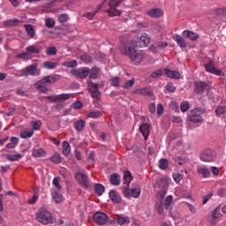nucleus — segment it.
Returning <instances> with one entry per match:
<instances>
[{
  "instance_id": "59",
  "label": "nucleus",
  "mask_w": 226,
  "mask_h": 226,
  "mask_svg": "<svg viewBox=\"0 0 226 226\" xmlns=\"http://www.w3.org/2000/svg\"><path fill=\"white\" fill-rule=\"evenodd\" d=\"M65 66H67V68H75V66H77V61L73 60L66 62Z\"/></svg>"
},
{
  "instance_id": "47",
  "label": "nucleus",
  "mask_w": 226,
  "mask_h": 226,
  "mask_svg": "<svg viewBox=\"0 0 226 226\" xmlns=\"http://www.w3.org/2000/svg\"><path fill=\"white\" fill-rule=\"evenodd\" d=\"M50 162H52L53 163H61V155L59 154H55L53 156H51Z\"/></svg>"
},
{
  "instance_id": "45",
  "label": "nucleus",
  "mask_w": 226,
  "mask_h": 226,
  "mask_svg": "<svg viewBox=\"0 0 226 226\" xmlns=\"http://www.w3.org/2000/svg\"><path fill=\"white\" fill-rule=\"evenodd\" d=\"M45 26L49 29H52L56 26V21L53 19L48 18L45 21Z\"/></svg>"
},
{
  "instance_id": "24",
  "label": "nucleus",
  "mask_w": 226,
  "mask_h": 226,
  "mask_svg": "<svg viewBox=\"0 0 226 226\" xmlns=\"http://www.w3.org/2000/svg\"><path fill=\"white\" fill-rule=\"evenodd\" d=\"M164 73L165 75H167V77H169V79H180L181 77V74L177 71H171L169 69H165Z\"/></svg>"
},
{
  "instance_id": "9",
  "label": "nucleus",
  "mask_w": 226,
  "mask_h": 226,
  "mask_svg": "<svg viewBox=\"0 0 226 226\" xmlns=\"http://www.w3.org/2000/svg\"><path fill=\"white\" fill-rule=\"evenodd\" d=\"M200 158L201 162H215V160H216V154L213 149L206 148L200 153Z\"/></svg>"
},
{
  "instance_id": "13",
  "label": "nucleus",
  "mask_w": 226,
  "mask_h": 226,
  "mask_svg": "<svg viewBox=\"0 0 226 226\" xmlns=\"http://www.w3.org/2000/svg\"><path fill=\"white\" fill-rule=\"evenodd\" d=\"M205 70L206 72H209V73H214V75H222V71L215 67L213 61H209L205 64Z\"/></svg>"
},
{
  "instance_id": "31",
  "label": "nucleus",
  "mask_w": 226,
  "mask_h": 226,
  "mask_svg": "<svg viewBox=\"0 0 226 226\" xmlns=\"http://www.w3.org/2000/svg\"><path fill=\"white\" fill-rule=\"evenodd\" d=\"M155 209L158 215H165V205L162 201H158L155 204Z\"/></svg>"
},
{
  "instance_id": "53",
  "label": "nucleus",
  "mask_w": 226,
  "mask_h": 226,
  "mask_svg": "<svg viewBox=\"0 0 226 226\" xmlns=\"http://www.w3.org/2000/svg\"><path fill=\"white\" fill-rule=\"evenodd\" d=\"M96 13H98V10L90 11V12H87V13H85L84 17H86L89 20H93V19L94 18V15H96Z\"/></svg>"
},
{
  "instance_id": "3",
  "label": "nucleus",
  "mask_w": 226,
  "mask_h": 226,
  "mask_svg": "<svg viewBox=\"0 0 226 226\" xmlns=\"http://www.w3.org/2000/svg\"><path fill=\"white\" fill-rule=\"evenodd\" d=\"M35 218L39 223H42V225H49V223H54V218L52 217V214L47 210L45 207H41L35 214Z\"/></svg>"
},
{
  "instance_id": "23",
  "label": "nucleus",
  "mask_w": 226,
  "mask_h": 226,
  "mask_svg": "<svg viewBox=\"0 0 226 226\" xmlns=\"http://www.w3.org/2000/svg\"><path fill=\"white\" fill-rule=\"evenodd\" d=\"M19 24H22V21L19 19H12L4 21V26L7 27H15V26H19Z\"/></svg>"
},
{
  "instance_id": "63",
  "label": "nucleus",
  "mask_w": 226,
  "mask_h": 226,
  "mask_svg": "<svg viewBox=\"0 0 226 226\" xmlns=\"http://www.w3.org/2000/svg\"><path fill=\"white\" fill-rule=\"evenodd\" d=\"M157 114L158 116H162V114H163V105L162 103L157 105Z\"/></svg>"
},
{
  "instance_id": "8",
  "label": "nucleus",
  "mask_w": 226,
  "mask_h": 226,
  "mask_svg": "<svg viewBox=\"0 0 226 226\" xmlns=\"http://www.w3.org/2000/svg\"><path fill=\"white\" fill-rule=\"evenodd\" d=\"M132 42H134V47H139V49H142L144 47H147V45L151 43V37L147 34H143L136 41H128V43Z\"/></svg>"
},
{
  "instance_id": "7",
  "label": "nucleus",
  "mask_w": 226,
  "mask_h": 226,
  "mask_svg": "<svg viewBox=\"0 0 226 226\" xmlns=\"http://www.w3.org/2000/svg\"><path fill=\"white\" fill-rule=\"evenodd\" d=\"M40 69H38V65L35 64L26 66L25 69H22L20 71V77H29L31 75L32 77H38L40 76Z\"/></svg>"
},
{
  "instance_id": "27",
  "label": "nucleus",
  "mask_w": 226,
  "mask_h": 226,
  "mask_svg": "<svg viewBox=\"0 0 226 226\" xmlns=\"http://www.w3.org/2000/svg\"><path fill=\"white\" fill-rule=\"evenodd\" d=\"M74 128L76 132H82V130L86 128V122L84 120H78L74 122Z\"/></svg>"
},
{
  "instance_id": "6",
  "label": "nucleus",
  "mask_w": 226,
  "mask_h": 226,
  "mask_svg": "<svg viewBox=\"0 0 226 226\" xmlns=\"http://www.w3.org/2000/svg\"><path fill=\"white\" fill-rule=\"evenodd\" d=\"M205 112L206 110L202 108L193 109L188 116V121H191V123H203L202 114H205Z\"/></svg>"
},
{
  "instance_id": "14",
  "label": "nucleus",
  "mask_w": 226,
  "mask_h": 226,
  "mask_svg": "<svg viewBox=\"0 0 226 226\" xmlns=\"http://www.w3.org/2000/svg\"><path fill=\"white\" fill-rule=\"evenodd\" d=\"M132 94H141V96H153V91L149 87H139L132 92Z\"/></svg>"
},
{
  "instance_id": "28",
  "label": "nucleus",
  "mask_w": 226,
  "mask_h": 226,
  "mask_svg": "<svg viewBox=\"0 0 226 226\" xmlns=\"http://www.w3.org/2000/svg\"><path fill=\"white\" fill-rule=\"evenodd\" d=\"M26 50L28 54H40L41 50L39 46L31 45L26 48Z\"/></svg>"
},
{
  "instance_id": "12",
  "label": "nucleus",
  "mask_w": 226,
  "mask_h": 226,
  "mask_svg": "<svg viewBox=\"0 0 226 226\" xmlns=\"http://www.w3.org/2000/svg\"><path fill=\"white\" fill-rule=\"evenodd\" d=\"M194 91L197 94H202L204 91H207L209 89V84L206 81H197L194 83Z\"/></svg>"
},
{
  "instance_id": "33",
  "label": "nucleus",
  "mask_w": 226,
  "mask_h": 226,
  "mask_svg": "<svg viewBox=\"0 0 226 226\" xmlns=\"http://www.w3.org/2000/svg\"><path fill=\"white\" fill-rule=\"evenodd\" d=\"M62 151H63V154L65 156H68V154H70V152L72 151V148L70 147V143H68V141H64L63 142Z\"/></svg>"
},
{
  "instance_id": "5",
  "label": "nucleus",
  "mask_w": 226,
  "mask_h": 226,
  "mask_svg": "<svg viewBox=\"0 0 226 226\" xmlns=\"http://www.w3.org/2000/svg\"><path fill=\"white\" fill-rule=\"evenodd\" d=\"M121 3H123V0H110L109 2V9L106 10L109 17H119L121 15V11L117 9Z\"/></svg>"
},
{
  "instance_id": "55",
  "label": "nucleus",
  "mask_w": 226,
  "mask_h": 226,
  "mask_svg": "<svg viewBox=\"0 0 226 226\" xmlns=\"http://www.w3.org/2000/svg\"><path fill=\"white\" fill-rule=\"evenodd\" d=\"M111 86H114V87H117L119 86V77H115L110 79Z\"/></svg>"
},
{
  "instance_id": "10",
  "label": "nucleus",
  "mask_w": 226,
  "mask_h": 226,
  "mask_svg": "<svg viewBox=\"0 0 226 226\" xmlns=\"http://www.w3.org/2000/svg\"><path fill=\"white\" fill-rule=\"evenodd\" d=\"M93 220L97 225H105L109 222V215L103 212H96L93 215Z\"/></svg>"
},
{
  "instance_id": "60",
  "label": "nucleus",
  "mask_w": 226,
  "mask_h": 226,
  "mask_svg": "<svg viewBox=\"0 0 226 226\" xmlns=\"http://www.w3.org/2000/svg\"><path fill=\"white\" fill-rule=\"evenodd\" d=\"M60 178L59 177H55L53 179V185L57 188V190H61V185L59 184Z\"/></svg>"
},
{
  "instance_id": "19",
  "label": "nucleus",
  "mask_w": 226,
  "mask_h": 226,
  "mask_svg": "<svg viewBox=\"0 0 226 226\" xmlns=\"http://www.w3.org/2000/svg\"><path fill=\"white\" fill-rule=\"evenodd\" d=\"M172 38L174 41L177 42L178 47H180V49H186V41H185V39L181 35L175 34L172 36Z\"/></svg>"
},
{
  "instance_id": "34",
  "label": "nucleus",
  "mask_w": 226,
  "mask_h": 226,
  "mask_svg": "<svg viewBox=\"0 0 226 226\" xmlns=\"http://www.w3.org/2000/svg\"><path fill=\"white\" fill-rule=\"evenodd\" d=\"M198 174H200L203 176V177H209L211 171H209V169L207 168H199L198 170Z\"/></svg>"
},
{
  "instance_id": "36",
  "label": "nucleus",
  "mask_w": 226,
  "mask_h": 226,
  "mask_svg": "<svg viewBox=\"0 0 226 226\" xmlns=\"http://www.w3.org/2000/svg\"><path fill=\"white\" fill-rule=\"evenodd\" d=\"M169 167V161L167 159H160L159 161V169L161 170H166V169H168Z\"/></svg>"
},
{
  "instance_id": "52",
  "label": "nucleus",
  "mask_w": 226,
  "mask_h": 226,
  "mask_svg": "<svg viewBox=\"0 0 226 226\" xmlns=\"http://www.w3.org/2000/svg\"><path fill=\"white\" fill-rule=\"evenodd\" d=\"M163 73H165V72L162 69H160V70H157V71L152 72L151 77L153 79H158V77H162V75H163Z\"/></svg>"
},
{
  "instance_id": "30",
  "label": "nucleus",
  "mask_w": 226,
  "mask_h": 226,
  "mask_svg": "<svg viewBox=\"0 0 226 226\" xmlns=\"http://www.w3.org/2000/svg\"><path fill=\"white\" fill-rule=\"evenodd\" d=\"M59 64L57 62H50L46 61L42 64V68H46L47 70H54V68H56Z\"/></svg>"
},
{
  "instance_id": "2",
  "label": "nucleus",
  "mask_w": 226,
  "mask_h": 226,
  "mask_svg": "<svg viewBox=\"0 0 226 226\" xmlns=\"http://www.w3.org/2000/svg\"><path fill=\"white\" fill-rule=\"evenodd\" d=\"M124 185H126L124 186V189L123 191V194L126 199H130V197H133V199H139L140 197V193L142 192V189H140V185H137L132 189H130V183H132V180L133 179V177H132V173L130 171H125L124 173Z\"/></svg>"
},
{
  "instance_id": "42",
  "label": "nucleus",
  "mask_w": 226,
  "mask_h": 226,
  "mask_svg": "<svg viewBox=\"0 0 226 226\" xmlns=\"http://www.w3.org/2000/svg\"><path fill=\"white\" fill-rule=\"evenodd\" d=\"M47 56H56L57 54V49L56 47H48L46 49Z\"/></svg>"
},
{
  "instance_id": "61",
  "label": "nucleus",
  "mask_w": 226,
  "mask_h": 226,
  "mask_svg": "<svg viewBox=\"0 0 226 226\" xmlns=\"http://www.w3.org/2000/svg\"><path fill=\"white\" fill-rule=\"evenodd\" d=\"M72 108L75 109V110H79V109H82V102L80 101H77L72 104Z\"/></svg>"
},
{
  "instance_id": "54",
  "label": "nucleus",
  "mask_w": 226,
  "mask_h": 226,
  "mask_svg": "<svg viewBox=\"0 0 226 226\" xmlns=\"http://www.w3.org/2000/svg\"><path fill=\"white\" fill-rule=\"evenodd\" d=\"M58 22H60V24H64V22H68V14H61L58 17Z\"/></svg>"
},
{
  "instance_id": "39",
  "label": "nucleus",
  "mask_w": 226,
  "mask_h": 226,
  "mask_svg": "<svg viewBox=\"0 0 226 226\" xmlns=\"http://www.w3.org/2000/svg\"><path fill=\"white\" fill-rule=\"evenodd\" d=\"M90 79H98L100 74V70L96 67H94L92 70H89Z\"/></svg>"
},
{
  "instance_id": "35",
  "label": "nucleus",
  "mask_w": 226,
  "mask_h": 226,
  "mask_svg": "<svg viewBox=\"0 0 226 226\" xmlns=\"http://www.w3.org/2000/svg\"><path fill=\"white\" fill-rule=\"evenodd\" d=\"M116 222L118 223V225H124V223H130V220L128 219L127 216H121V215H118L116 218Z\"/></svg>"
},
{
  "instance_id": "15",
  "label": "nucleus",
  "mask_w": 226,
  "mask_h": 226,
  "mask_svg": "<svg viewBox=\"0 0 226 226\" xmlns=\"http://www.w3.org/2000/svg\"><path fill=\"white\" fill-rule=\"evenodd\" d=\"M34 87L40 93H47L49 87H47V82L44 81L43 78L34 84Z\"/></svg>"
},
{
  "instance_id": "49",
  "label": "nucleus",
  "mask_w": 226,
  "mask_h": 226,
  "mask_svg": "<svg viewBox=\"0 0 226 226\" xmlns=\"http://www.w3.org/2000/svg\"><path fill=\"white\" fill-rule=\"evenodd\" d=\"M53 199H54L55 202L59 204L60 202L63 201V195H61V193H59V192H54Z\"/></svg>"
},
{
  "instance_id": "1",
  "label": "nucleus",
  "mask_w": 226,
  "mask_h": 226,
  "mask_svg": "<svg viewBox=\"0 0 226 226\" xmlns=\"http://www.w3.org/2000/svg\"><path fill=\"white\" fill-rule=\"evenodd\" d=\"M135 49H137L135 42H125L122 44L120 52L130 57L132 64H139L142 61L143 56L140 51H137Z\"/></svg>"
},
{
  "instance_id": "16",
  "label": "nucleus",
  "mask_w": 226,
  "mask_h": 226,
  "mask_svg": "<svg viewBox=\"0 0 226 226\" xmlns=\"http://www.w3.org/2000/svg\"><path fill=\"white\" fill-rule=\"evenodd\" d=\"M147 15H148V17H152V19H158L163 16V11L158 8L152 9L147 11Z\"/></svg>"
},
{
  "instance_id": "44",
  "label": "nucleus",
  "mask_w": 226,
  "mask_h": 226,
  "mask_svg": "<svg viewBox=\"0 0 226 226\" xmlns=\"http://www.w3.org/2000/svg\"><path fill=\"white\" fill-rule=\"evenodd\" d=\"M172 200H173L172 195H169L165 199L164 208L166 209V211H168L169 207H170V204H172Z\"/></svg>"
},
{
  "instance_id": "62",
  "label": "nucleus",
  "mask_w": 226,
  "mask_h": 226,
  "mask_svg": "<svg viewBox=\"0 0 226 226\" xmlns=\"http://www.w3.org/2000/svg\"><path fill=\"white\" fill-rule=\"evenodd\" d=\"M216 15H225L226 13V7H222L216 10Z\"/></svg>"
},
{
  "instance_id": "56",
  "label": "nucleus",
  "mask_w": 226,
  "mask_h": 226,
  "mask_svg": "<svg viewBox=\"0 0 226 226\" xmlns=\"http://www.w3.org/2000/svg\"><path fill=\"white\" fill-rule=\"evenodd\" d=\"M173 179L176 183H179L183 179V175L181 173H175L173 174Z\"/></svg>"
},
{
  "instance_id": "4",
  "label": "nucleus",
  "mask_w": 226,
  "mask_h": 226,
  "mask_svg": "<svg viewBox=\"0 0 226 226\" xmlns=\"http://www.w3.org/2000/svg\"><path fill=\"white\" fill-rule=\"evenodd\" d=\"M74 179L77 181L79 186H81V188H84V190H89V188L92 186L91 179H89L87 174L84 172L75 173Z\"/></svg>"
},
{
  "instance_id": "58",
  "label": "nucleus",
  "mask_w": 226,
  "mask_h": 226,
  "mask_svg": "<svg viewBox=\"0 0 226 226\" xmlns=\"http://www.w3.org/2000/svg\"><path fill=\"white\" fill-rule=\"evenodd\" d=\"M166 89L167 91H169L170 93H174V91H176V87H174V85L172 83H168L166 85Z\"/></svg>"
},
{
  "instance_id": "37",
  "label": "nucleus",
  "mask_w": 226,
  "mask_h": 226,
  "mask_svg": "<svg viewBox=\"0 0 226 226\" xmlns=\"http://www.w3.org/2000/svg\"><path fill=\"white\" fill-rule=\"evenodd\" d=\"M25 29L30 38H34V28L32 25H25Z\"/></svg>"
},
{
  "instance_id": "21",
  "label": "nucleus",
  "mask_w": 226,
  "mask_h": 226,
  "mask_svg": "<svg viewBox=\"0 0 226 226\" xmlns=\"http://www.w3.org/2000/svg\"><path fill=\"white\" fill-rule=\"evenodd\" d=\"M109 197L112 202L115 204H119L121 202V196L119 194L116 193V191L110 190L109 192Z\"/></svg>"
},
{
  "instance_id": "18",
  "label": "nucleus",
  "mask_w": 226,
  "mask_h": 226,
  "mask_svg": "<svg viewBox=\"0 0 226 226\" xmlns=\"http://www.w3.org/2000/svg\"><path fill=\"white\" fill-rule=\"evenodd\" d=\"M109 183H111L113 186H119L121 185V176L117 173L111 174Z\"/></svg>"
},
{
  "instance_id": "11",
  "label": "nucleus",
  "mask_w": 226,
  "mask_h": 226,
  "mask_svg": "<svg viewBox=\"0 0 226 226\" xmlns=\"http://www.w3.org/2000/svg\"><path fill=\"white\" fill-rule=\"evenodd\" d=\"M71 73L72 75H74V77H78V79H86V77L89 75V68L82 67L79 69H72Z\"/></svg>"
},
{
  "instance_id": "43",
  "label": "nucleus",
  "mask_w": 226,
  "mask_h": 226,
  "mask_svg": "<svg viewBox=\"0 0 226 226\" xmlns=\"http://www.w3.org/2000/svg\"><path fill=\"white\" fill-rule=\"evenodd\" d=\"M212 217L214 220H218L222 218V213H220V207H217L212 213Z\"/></svg>"
},
{
  "instance_id": "46",
  "label": "nucleus",
  "mask_w": 226,
  "mask_h": 226,
  "mask_svg": "<svg viewBox=\"0 0 226 226\" xmlns=\"http://www.w3.org/2000/svg\"><path fill=\"white\" fill-rule=\"evenodd\" d=\"M226 113V106H218L215 109V114L216 116H222V114Z\"/></svg>"
},
{
  "instance_id": "40",
  "label": "nucleus",
  "mask_w": 226,
  "mask_h": 226,
  "mask_svg": "<svg viewBox=\"0 0 226 226\" xmlns=\"http://www.w3.org/2000/svg\"><path fill=\"white\" fill-rule=\"evenodd\" d=\"M34 133L33 131L25 130L20 132V137L21 139H31V136L34 135Z\"/></svg>"
},
{
  "instance_id": "50",
  "label": "nucleus",
  "mask_w": 226,
  "mask_h": 226,
  "mask_svg": "<svg viewBox=\"0 0 226 226\" xmlns=\"http://www.w3.org/2000/svg\"><path fill=\"white\" fill-rule=\"evenodd\" d=\"M33 130H40L41 128V121L36 120L31 123Z\"/></svg>"
},
{
  "instance_id": "26",
  "label": "nucleus",
  "mask_w": 226,
  "mask_h": 226,
  "mask_svg": "<svg viewBox=\"0 0 226 226\" xmlns=\"http://www.w3.org/2000/svg\"><path fill=\"white\" fill-rule=\"evenodd\" d=\"M89 93H90L92 98H94L95 100H98V101L101 100L102 93L100 92V90H98L96 88L90 87Z\"/></svg>"
},
{
  "instance_id": "17",
  "label": "nucleus",
  "mask_w": 226,
  "mask_h": 226,
  "mask_svg": "<svg viewBox=\"0 0 226 226\" xmlns=\"http://www.w3.org/2000/svg\"><path fill=\"white\" fill-rule=\"evenodd\" d=\"M149 128H151V125L148 124H143L139 126V132L144 137L145 140H147V138L149 137Z\"/></svg>"
},
{
  "instance_id": "38",
  "label": "nucleus",
  "mask_w": 226,
  "mask_h": 226,
  "mask_svg": "<svg viewBox=\"0 0 226 226\" xmlns=\"http://www.w3.org/2000/svg\"><path fill=\"white\" fill-rule=\"evenodd\" d=\"M57 102H66V100H70L72 98V94H61L56 95Z\"/></svg>"
},
{
  "instance_id": "57",
  "label": "nucleus",
  "mask_w": 226,
  "mask_h": 226,
  "mask_svg": "<svg viewBox=\"0 0 226 226\" xmlns=\"http://www.w3.org/2000/svg\"><path fill=\"white\" fill-rule=\"evenodd\" d=\"M90 86L94 89H100V87H103L104 85H103V82H101V83H93V82H91Z\"/></svg>"
},
{
  "instance_id": "22",
  "label": "nucleus",
  "mask_w": 226,
  "mask_h": 226,
  "mask_svg": "<svg viewBox=\"0 0 226 226\" xmlns=\"http://www.w3.org/2000/svg\"><path fill=\"white\" fill-rule=\"evenodd\" d=\"M59 79H61V76L55 74V75H49V76H46L44 78H42V79H44V81L47 84H55V82H57V80H59Z\"/></svg>"
},
{
  "instance_id": "64",
  "label": "nucleus",
  "mask_w": 226,
  "mask_h": 226,
  "mask_svg": "<svg viewBox=\"0 0 226 226\" xmlns=\"http://www.w3.org/2000/svg\"><path fill=\"white\" fill-rule=\"evenodd\" d=\"M81 59L82 61H84L85 63H91V56H87V55H83L81 56Z\"/></svg>"
},
{
  "instance_id": "25",
  "label": "nucleus",
  "mask_w": 226,
  "mask_h": 226,
  "mask_svg": "<svg viewBox=\"0 0 226 226\" xmlns=\"http://www.w3.org/2000/svg\"><path fill=\"white\" fill-rule=\"evenodd\" d=\"M45 154L46 153L43 148L34 149L32 152V156H34V158H43Z\"/></svg>"
},
{
  "instance_id": "29",
  "label": "nucleus",
  "mask_w": 226,
  "mask_h": 226,
  "mask_svg": "<svg viewBox=\"0 0 226 226\" xmlns=\"http://www.w3.org/2000/svg\"><path fill=\"white\" fill-rule=\"evenodd\" d=\"M94 192L100 197L105 193V186H103L102 184H95Z\"/></svg>"
},
{
  "instance_id": "20",
  "label": "nucleus",
  "mask_w": 226,
  "mask_h": 226,
  "mask_svg": "<svg viewBox=\"0 0 226 226\" xmlns=\"http://www.w3.org/2000/svg\"><path fill=\"white\" fill-rule=\"evenodd\" d=\"M182 36H184V38H189V40H192V41H196V40H199V34L190 30L184 31Z\"/></svg>"
},
{
  "instance_id": "32",
  "label": "nucleus",
  "mask_w": 226,
  "mask_h": 226,
  "mask_svg": "<svg viewBox=\"0 0 226 226\" xmlns=\"http://www.w3.org/2000/svg\"><path fill=\"white\" fill-rule=\"evenodd\" d=\"M23 157L24 155H22L21 154H6V158L7 160H9V162H19V160H20Z\"/></svg>"
},
{
  "instance_id": "41",
  "label": "nucleus",
  "mask_w": 226,
  "mask_h": 226,
  "mask_svg": "<svg viewBox=\"0 0 226 226\" xmlns=\"http://www.w3.org/2000/svg\"><path fill=\"white\" fill-rule=\"evenodd\" d=\"M180 110L181 112H188V110H190V103L186 101L182 102L180 104Z\"/></svg>"
},
{
  "instance_id": "51",
  "label": "nucleus",
  "mask_w": 226,
  "mask_h": 226,
  "mask_svg": "<svg viewBox=\"0 0 226 226\" xmlns=\"http://www.w3.org/2000/svg\"><path fill=\"white\" fill-rule=\"evenodd\" d=\"M135 84V79H132L125 82V84L123 86L124 89H131L132 87Z\"/></svg>"
},
{
  "instance_id": "48",
  "label": "nucleus",
  "mask_w": 226,
  "mask_h": 226,
  "mask_svg": "<svg viewBox=\"0 0 226 226\" xmlns=\"http://www.w3.org/2000/svg\"><path fill=\"white\" fill-rule=\"evenodd\" d=\"M101 116H102L101 111H91L87 115V117H91L92 119H98V117H101Z\"/></svg>"
}]
</instances>
